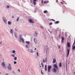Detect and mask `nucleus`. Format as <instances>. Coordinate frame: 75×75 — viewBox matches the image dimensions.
<instances>
[{
  "instance_id": "obj_14",
  "label": "nucleus",
  "mask_w": 75,
  "mask_h": 75,
  "mask_svg": "<svg viewBox=\"0 0 75 75\" xmlns=\"http://www.w3.org/2000/svg\"><path fill=\"white\" fill-rule=\"evenodd\" d=\"M8 68L9 71H11V66H8Z\"/></svg>"
},
{
  "instance_id": "obj_7",
  "label": "nucleus",
  "mask_w": 75,
  "mask_h": 75,
  "mask_svg": "<svg viewBox=\"0 0 75 75\" xmlns=\"http://www.w3.org/2000/svg\"><path fill=\"white\" fill-rule=\"evenodd\" d=\"M38 32L37 31H35L33 35V36L35 37H36L37 36Z\"/></svg>"
},
{
  "instance_id": "obj_3",
  "label": "nucleus",
  "mask_w": 75,
  "mask_h": 75,
  "mask_svg": "<svg viewBox=\"0 0 75 75\" xmlns=\"http://www.w3.org/2000/svg\"><path fill=\"white\" fill-rule=\"evenodd\" d=\"M2 19L4 23H5V24H7V19H6V18H5V17H3Z\"/></svg>"
},
{
  "instance_id": "obj_2",
  "label": "nucleus",
  "mask_w": 75,
  "mask_h": 75,
  "mask_svg": "<svg viewBox=\"0 0 75 75\" xmlns=\"http://www.w3.org/2000/svg\"><path fill=\"white\" fill-rule=\"evenodd\" d=\"M19 41L20 42H21L22 41V42L23 43H24V39L22 38V36L21 35L19 36Z\"/></svg>"
},
{
  "instance_id": "obj_61",
  "label": "nucleus",
  "mask_w": 75,
  "mask_h": 75,
  "mask_svg": "<svg viewBox=\"0 0 75 75\" xmlns=\"http://www.w3.org/2000/svg\"><path fill=\"white\" fill-rule=\"evenodd\" d=\"M34 11L35 13L36 12V11Z\"/></svg>"
},
{
  "instance_id": "obj_5",
  "label": "nucleus",
  "mask_w": 75,
  "mask_h": 75,
  "mask_svg": "<svg viewBox=\"0 0 75 75\" xmlns=\"http://www.w3.org/2000/svg\"><path fill=\"white\" fill-rule=\"evenodd\" d=\"M2 66L3 68H4V69H6V67L5 63L4 62H3L2 63Z\"/></svg>"
},
{
  "instance_id": "obj_51",
  "label": "nucleus",
  "mask_w": 75,
  "mask_h": 75,
  "mask_svg": "<svg viewBox=\"0 0 75 75\" xmlns=\"http://www.w3.org/2000/svg\"><path fill=\"white\" fill-rule=\"evenodd\" d=\"M12 73H14V71H12Z\"/></svg>"
},
{
  "instance_id": "obj_49",
  "label": "nucleus",
  "mask_w": 75,
  "mask_h": 75,
  "mask_svg": "<svg viewBox=\"0 0 75 75\" xmlns=\"http://www.w3.org/2000/svg\"><path fill=\"white\" fill-rule=\"evenodd\" d=\"M65 36H67V33H65Z\"/></svg>"
},
{
  "instance_id": "obj_54",
  "label": "nucleus",
  "mask_w": 75,
  "mask_h": 75,
  "mask_svg": "<svg viewBox=\"0 0 75 75\" xmlns=\"http://www.w3.org/2000/svg\"><path fill=\"white\" fill-rule=\"evenodd\" d=\"M47 3H49V1H47Z\"/></svg>"
},
{
  "instance_id": "obj_52",
  "label": "nucleus",
  "mask_w": 75,
  "mask_h": 75,
  "mask_svg": "<svg viewBox=\"0 0 75 75\" xmlns=\"http://www.w3.org/2000/svg\"><path fill=\"white\" fill-rule=\"evenodd\" d=\"M60 3H62V4H63V3H62V2H61Z\"/></svg>"
},
{
  "instance_id": "obj_25",
  "label": "nucleus",
  "mask_w": 75,
  "mask_h": 75,
  "mask_svg": "<svg viewBox=\"0 0 75 75\" xmlns=\"http://www.w3.org/2000/svg\"><path fill=\"white\" fill-rule=\"evenodd\" d=\"M43 13H48V11L47 10H45L44 11Z\"/></svg>"
},
{
  "instance_id": "obj_29",
  "label": "nucleus",
  "mask_w": 75,
  "mask_h": 75,
  "mask_svg": "<svg viewBox=\"0 0 75 75\" xmlns=\"http://www.w3.org/2000/svg\"><path fill=\"white\" fill-rule=\"evenodd\" d=\"M11 56L13 57H15V55H14V54H11Z\"/></svg>"
},
{
  "instance_id": "obj_10",
  "label": "nucleus",
  "mask_w": 75,
  "mask_h": 75,
  "mask_svg": "<svg viewBox=\"0 0 75 75\" xmlns=\"http://www.w3.org/2000/svg\"><path fill=\"white\" fill-rule=\"evenodd\" d=\"M70 50H69V49H68L67 50V57H68V56L69 55V51Z\"/></svg>"
},
{
  "instance_id": "obj_60",
  "label": "nucleus",
  "mask_w": 75,
  "mask_h": 75,
  "mask_svg": "<svg viewBox=\"0 0 75 75\" xmlns=\"http://www.w3.org/2000/svg\"><path fill=\"white\" fill-rule=\"evenodd\" d=\"M65 4H67V3H66V2H65Z\"/></svg>"
},
{
  "instance_id": "obj_30",
  "label": "nucleus",
  "mask_w": 75,
  "mask_h": 75,
  "mask_svg": "<svg viewBox=\"0 0 75 75\" xmlns=\"http://www.w3.org/2000/svg\"><path fill=\"white\" fill-rule=\"evenodd\" d=\"M19 18H19V17H18L16 20L17 21H18Z\"/></svg>"
},
{
  "instance_id": "obj_62",
  "label": "nucleus",
  "mask_w": 75,
  "mask_h": 75,
  "mask_svg": "<svg viewBox=\"0 0 75 75\" xmlns=\"http://www.w3.org/2000/svg\"><path fill=\"white\" fill-rule=\"evenodd\" d=\"M74 75H75V71L74 72Z\"/></svg>"
},
{
  "instance_id": "obj_34",
  "label": "nucleus",
  "mask_w": 75,
  "mask_h": 75,
  "mask_svg": "<svg viewBox=\"0 0 75 75\" xmlns=\"http://www.w3.org/2000/svg\"><path fill=\"white\" fill-rule=\"evenodd\" d=\"M14 30H15V31H17V28H15L14 29Z\"/></svg>"
},
{
  "instance_id": "obj_24",
  "label": "nucleus",
  "mask_w": 75,
  "mask_h": 75,
  "mask_svg": "<svg viewBox=\"0 0 75 75\" xmlns=\"http://www.w3.org/2000/svg\"><path fill=\"white\" fill-rule=\"evenodd\" d=\"M41 65L42 67V68H44V64H43V62H41Z\"/></svg>"
},
{
  "instance_id": "obj_46",
  "label": "nucleus",
  "mask_w": 75,
  "mask_h": 75,
  "mask_svg": "<svg viewBox=\"0 0 75 75\" xmlns=\"http://www.w3.org/2000/svg\"><path fill=\"white\" fill-rule=\"evenodd\" d=\"M5 75H8V73H6Z\"/></svg>"
},
{
  "instance_id": "obj_17",
  "label": "nucleus",
  "mask_w": 75,
  "mask_h": 75,
  "mask_svg": "<svg viewBox=\"0 0 75 75\" xmlns=\"http://www.w3.org/2000/svg\"><path fill=\"white\" fill-rule=\"evenodd\" d=\"M8 25H11V22L10 21H8Z\"/></svg>"
},
{
  "instance_id": "obj_36",
  "label": "nucleus",
  "mask_w": 75,
  "mask_h": 75,
  "mask_svg": "<svg viewBox=\"0 0 75 75\" xmlns=\"http://www.w3.org/2000/svg\"><path fill=\"white\" fill-rule=\"evenodd\" d=\"M52 23H50V24H49V25H52Z\"/></svg>"
},
{
  "instance_id": "obj_45",
  "label": "nucleus",
  "mask_w": 75,
  "mask_h": 75,
  "mask_svg": "<svg viewBox=\"0 0 75 75\" xmlns=\"http://www.w3.org/2000/svg\"><path fill=\"white\" fill-rule=\"evenodd\" d=\"M43 3V1L42 0V4Z\"/></svg>"
},
{
  "instance_id": "obj_44",
  "label": "nucleus",
  "mask_w": 75,
  "mask_h": 75,
  "mask_svg": "<svg viewBox=\"0 0 75 75\" xmlns=\"http://www.w3.org/2000/svg\"><path fill=\"white\" fill-rule=\"evenodd\" d=\"M60 47H61V46H60V45H59L58 46V48H60Z\"/></svg>"
},
{
  "instance_id": "obj_21",
  "label": "nucleus",
  "mask_w": 75,
  "mask_h": 75,
  "mask_svg": "<svg viewBox=\"0 0 75 75\" xmlns=\"http://www.w3.org/2000/svg\"><path fill=\"white\" fill-rule=\"evenodd\" d=\"M62 67V64L61 63H60L59 64V67L61 68Z\"/></svg>"
},
{
  "instance_id": "obj_35",
  "label": "nucleus",
  "mask_w": 75,
  "mask_h": 75,
  "mask_svg": "<svg viewBox=\"0 0 75 75\" xmlns=\"http://www.w3.org/2000/svg\"><path fill=\"white\" fill-rule=\"evenodd\" d=\"M44 4H47V1H45L44 2Z\"/></svg>"
},
{
  "instance_id": "obj_33",
  "label": "nucleus",
  "mask_w": 75,
  "mask_h": 75,
  "mask_svg": "<svg viewBox=\"0 0 75 75\" xmlns=\"http://www.w3.org/2000/svg\"><path fill=\"white\" fill-rule=\"evenodd\" d=\"M6 8H10V6H9V5H7L6 6Z\"/></svg>"
},
{
  "instance_id": "obj_23",
  "label": "nucleus",
  "mask_w": 75,
  "mask_h": 75,
  "mask_svg": "<svg viewBox=\"0 0 75 75\" xmlns=\"http://www.w3.org/2000/svg\"><path fill=\"white\" fill-rule=\"evenodd\" d=\"M33 3L34 5L36 4V1H33Z\"/></svg>"
},
{
  "instance_id": "obj_15",
  "label": "nucleus",
  "mask_w": 75,
  "mask_h": 75,
  "mask_svg": "<svg viewBox=\"0 0 75 75\" xmlns=\"http://www.w3.org/2000/svg\"><path fill=\"white\" fill-rule=\"evenodd\" d=\"M64 37H62L61 42L62 43L64 42Z\"/></svg>"
},
{
  "instance_id": "obj_32",
  "label": "nucleus",
  "mask_w": 75,
  "mask_h": 75,
  "mask_svg": "<svg viewBox=\"0 0 75 75\" xmlns=\"http://www.w3.org/2000/svg\"><path fill=\"white\" fill-rule=\"evenodd\" d=\"M14 64H17V62L16 61H14L13 62Z\"/></svg>"
},
{
  "instance_id": "obj_31",
  "label": "nucleus",
  "mask_w": 75,
  "mask_h": 75,
  "mask_svg": "<svg viewBox=\"0 0 75 75\" xmlns=\"http://www.w3.org/2000/svg\"><path fill=\"white\" fill-rule=\"evenodd\" d=\"M73 50H75V46H74L72 47Z\"/></svg>"
},
{
  "instance_id": "obj_53",
  "label": "nucleus",
  "mask_w": 75,
  "mask_h": 75,
  "mask_svg": "<svg viewBox=\"0 0 75 75\" xmlns=\"http://www.w3.org/2000/svg\"><path fill=\"white\" fill-rule=\"evenodd\" d=\"M33 1H37V0H33Z\"/></svg>"
},
{
  "instance_id": "obj_11",
  "label": "nucleus",
  "mask_w": 75,
  "mask_h": 75,
  "mask_svg": "<svg viewBox=\"0 0 75 75\" xmlns=\"http://www.w3.org/2000/svg\"><path fill=\"white\" fill-rule=\"evenodd\" d=\"M67 45L68 47H70V43L69 42H67Z\"/></svg>"
},
{
  "instance_id": "obj_39",
  "label": "nucleus",
  "mask_w": 75,
  "mask_h": 75,
  "mask_svg": "<svg viewBox=\"0 0 75 75\" xmlns=\"http://www.w3.org/2000/svg\"><path fill=\"white\" fill-rule=\"evenodd\" d=\"M18 71L19 72H20V69H18Z\"/></svg>"
},
{
  "instance_id": "obj_27",
  "label": "nucleus",
  "mask_w": 75,
  "mask_h": 75,
  "mask_svg": "<svg viewBox=\"0 0 75 75\" xmlns=\"http://www.w3.org/2000/svg\"><path fill=\"white\" fill-rule=\"evenodd\" d=\"M12 53H13L14 54L16 52V51H15V50H13L12 51Z\"/></svg>"
},
{
  "instance_id": "obj_1",
  "label": "nucleus",
  "mask_w": 75,
  "mask_h": 75,
  "mask_svg": "<svg viewBox=\"0 0 75 75\" xmlns=\"http://www.w3.org/2000/svg\"><path fill=\"white\" fill-rule=\"evenodd\" d=\"M54 68H53V72L54 73H56L57 71V70H58V67L57 64H54Z\"/></svg>"
},
{
  "instance_id": "obj_47",
  "label": "nucleus",
  "mask_w": 75,
  "mask_h": 75,
  "mask_svg": "<svg viewBox=\"0 0 75 75\" xmlns=\"http://www.w3.org/2000/svg\"><path fill=\"white\" fill-rule=\"evenodd\" d=\"M53 21H55V20L53 19H51Z\"/></svg>"
},
{
  "instance_id": "obj_58",
  "label": "nucleus",
  "mask_w": 75,
  "mask_h": 75,
  "mask_svg": "<svg viewBox=\"0 0 75 75\" xmlns=\"http://www.w3.org/2000/svg\"><path fill=\"white\" fill-rule=\"evenodd\" d=\"M56 2H58V0H56Z\"/></svg>"
},
{
  "instance_id": "obj_56",
  "label": "nucleus",
  "mask_w": 75,
  "mask_h": 75,
  "mask_svg": "<svg viewBox=\"0 0 75 75\" xmlns=\"http://www.w3.org/2000/svg\"><path fill=\"white\" fill-rule=\"evenodd\" d=\"M0 44H1V42H0Z\"/></svg>"
},
{
  "instance_id": "obj_55",
  "label": "nucleus",
  "mask_w": 75,
  "mask_h": 75,
  "mask_svg": "<svg viewBox=\"0 0 75 75\" xmlns=\"http://www.w3.org/2000/svg\"><path fill=\"white\" fill-rule=\"evenodd\" d=\"M34 50H36V48H35Z\"/></svg>"
},
{
  "instance_id": "obj_22",
  "label": "nucleus",
  "mask_w": 75,
  "mask_h": 75,
  "mask_svg": "<svg viewBox=\"0 0 75 75\" xmlns=\"http://www.w3.org/2000/svg\"><path fill=\"white\" fill-rule=\"evenodd\" d=\"M17 57H15L14 58V60H15V61H17Z\"/></svg>"
},
{
  "instance_id": "obj_59",
  "label": "nucleus",
  "mask_w": 75,
  "mask_h": 75,
  "mask_svg": "<svg viewBox=\"0 0 75 75\" xmlns=\"http://www.w3.org/2000/svg\"><path fill=\"white\" fill-rule=\"evenodd\" d=\"M62 1L63 2H65V1Z\"/></svg>"
},
{
  "instance_id": "obj_37",
  "label": "nucleus",
  "mask_w": 75,
  "mask_h": 75,
  "mask_svg": "<svg viewBox=\"0 0 75 75\" xmlns=\"http://www.w3.org/2000/svg\"><path fill=\"white\" fill-rule=\"evenodd\" d=\"M49 31L50 34H52V32L51 31H50V30H49Z\"/></svg>"
},
{
  "instance_id": "obj_9",
  "label": "nucleus",
  "mask_w": 75,
  "mask_h": 75,
  "mask_svg": "<svg viewBox=\"0 0 75 75\" xmlns=\"http://www.w3.org/2000/svg\"><path fill=\"white\" fill-rule=\"evenodd\" d=\"M28 52H31V53H33L34 52V51L33 50L31 49H28Z\"/></svg>"
},
{
  "instance_id": "obj_18",
  "label": "nucleus",
  "mask_w": 75,
  "mask_h": 75,
  "mask_svg": "<svg viewBox=\"0 0 75 75\" xmlns=\"http://www.w3.org/2000/svg\"><path fill=\"white\" fill-rule=\"evenodd\" d=\"M45 71H47V65H45Z\"/></svg>"
},
{
  "instance_id": "obj_6",
  "label": "nucleus",
  "mask_w": 75,
  "mask_h": 75,
  "mask_svg": "<svg viewBox=\"0 0 75 75\" xmlns=\"http://www.w3.org/2000/svg\"><path fill=\"white\" fill-rule=\"evenodd\" d=\"M28 21L30 23H34V20H32L31 19H29Z\"/></svg>"
},
{
  "instance_id": "obj_43",
  "label": "nucleus",
  "mask_w": 75,
  "mask_h": 75,
  "mask_svg": "<svg viewBox=\"0 0 75 75\" xmlns=\"http://www.w3.org/2000/svg\"><path fill=\"white\" fill-rule=\"evenodd\" d=\"M8 65H9L8 67H11V64H9Z\"/></svg>"
},
{
  "instance_id": "obj_63",
  "label": "nucleus",
  "mask_w": 75,
  "mask_h": 75,
  "mask_svg": "<svg viewBox=\"0 0 75 75\" xmlns=\"http://www.w3.org/2000/svg\"><path fill=\"white\" fill-rule=\"evenodd\" d=\"M74 42H75V39L74 40Z\"/></svg>"
},
{
  "instance_id": "obj_40",
  "label": "nucleus",
  "mask_w": 75,
  "mask_h": 75,
  "mask_svg": "<svg viewBox=\"0 0 75 75\" xmlns=\"http://www.w3.org/2000/svg\"><path fill=\"white\" fill-rule=\"evenodd\" d=\"M37 56H38V52H37Z\"/></svg>"
},
{
  "instance_id": "obj_16",
  "label": "nucleus",
  "mask_w": 75,
  "mask_h": 75,
  "mask_svg": "<svg viewBox=\"0 0 75 75\" xmlns=\"http://www.w3.org/2000/svg\"><path fill=\"white\" fill-rule=\"evenodd\" d=\"M14 36L15 38H17V33H14Z\"/></svg>"
},
{
  "instance_id": "obj_64",
  "label": "nucleus",
  "mask_w": 75,
  "mask_h": 75,
  "mask_svg": "<svg viewBox=\"0 0 75 75\" xmlns=\"http://www.w3.org/2000/svg\"><path fill=\"white\" fill-rule=\"evenodd\" d=\"M41 67H42L41 66H40V68H41Z\"/></svg>"
},
{
  "instance_id": "obj_48",
  "label": "nucleus",
  "mask_w": 75,
  "mask_h": 75,
  "mask_svg": "<svg viewBox=\"0 0 75 75\" xmlns=\"http://www.w3.org/2000/svg\"><path fill=\"white\" fill-rule=\"evenodd\" d=\"M53 21H55V20L53 19H51Z\"/></svg>"
},
{
  "instance_id": "obj_12",
  "label": "nucleus",
  "mask_w": 75,
  "mask_h": 75,
  "mask_svg": "<svg viewBox=\"0 0 75 75\" xmlns=\"http://www.w3.org/2000/svg\"><path fill=\"white\" fill-rule=\"evenodd\" d=\"M43 62L44 63H45L46 62L47 63V58H45V59H43Z\"/></svg>"
},
{
  "instance_id": "obj_28",
  "label": "nucleus",
  "mask_w": 75,
  "mask_h": 75,
  "mask_svg": "<svg viewBox=\"0 0 75 75\" xmlns=\"http://www.w3.org/2000/svg\"><path fill=\"white\" fill-rule=\"evenodd\" d=\"M25 47L27 48H29L28 45H25Z\"/></svg>"
},
{
  "instance_id": "obj_57",
  "label": "nucleus",
  "mask_w": 75,
  "mask_h": 75,
  "mask_svg": "<svg viewBox=\"0 0 75 75\" xmlns=\"http://www.w3.org/2000/svg\"><path fill=\"white\" fill-rule=\"evenodd\" d=\"M48 48H47V49H46V50H47H47H48Z\"/></svg>"
},
{
  "instance_id": "obj_38",
  "label": "nucleus",
  "mask_w": 75,
  "mask_h": 75,
  "mask_svg": "<svg viewBox=\"0 0 75 75\" xmlns=\"http://www.w3.org/2000/svg\"><path fill=\"white\" fill-rule=\"evenodd\" d=\"M41 74H43V72H42V70H41Z\"/></svg>"
},
{
  "instance_id": "obj_50",
  "label": "nucleus",
  "mask_w": 75,
  "mask_h": 75,
  "mask_svg": "<svg viewBox=\"0 0 75 75\" xmlns=\"http://www.w3.org/2000/svg\"><path fill=\"white\" fill-rule=\"evenodd\" d=\"M66 71L67 70V66H66Z\"/></svg>"
},
{
  "instance_id": "obj_8",
  "label": "nucleus",
  "mask_w": 75,
  "mask_h": 75,
  "mask_svg": "<svg viewBox=\"0 0 75 75\" xmlns=\"http://www.w3.org/2000/svg\"><path fill=\"white\" fill-rule=\"evenodd\" d=\"M33 41L35 44H37L38 41L37 40V39H36V38H34L33 39Z\"/></svg>"
},
{
  "instance_id": "obj_41",
  "label": "nucleus",
  "mask_w": 75,
  "mask_h": 75,
  "mask_svg": "<svg viewBox=\"0 0 75 75\" xmlns=\"http://www.w3.org/2000/svg\"><path fill=\"white\" fill-rule=\"evenodd\" d=\"M12 18H14V16H12Z\"/></svg>"
},
{
  "instance_id": "obj_42",
  "label": "nucleus",
  "mask_w": 75,
  "mask_h": 75,
  "mask_svg": "<svg viewBox=\"0 0 75 75\" xmlns=\"http://www.w3.org/2000/svg\"><path fill=\"white\" fill-rule=\"evenodd\" d=\"M75 42H74L73 45H72V47H73V46H74V44H75Z\"/></svg>"
},
{
  "instance_id": "obj_19",
  "label": "nucleus",
  "mask_w": 75,
  "mask_h": 75,
  "mask_svg": "<svg viewBox=\"0 0 75 75\" xmlns=\"http://www.w3.org/2000/svg\"><path fill=\"white\" fill-rule=\"evenodd\" d=\"M25 43H26V44H27L28 45H29V44H30V41H26Z\"/></svg>"
},
{
  "instance_id": "obj_13",
  "label": "nucleus",
  "mask_w": 75,
  "mask_h": 75,
  "mask_svg": "<svg viewBox=\"0 0 75 75\" xmlns=\"http://www.w3.org/2000/svg\"><path fill=\"white\" fill-rule=\"evenodd\" d=\"M56 62V59L55 58H53V64H55V62Z\"/></svg>"
},
{
  "instance_id": "obj_26",
  "label": "nucleus",
  "mask_w": 75,
  "mask_h": 75,
  "mask_svg": "<svg viewBox=\"0 0 75 75\" xmlns=\"http://www.w3.org/2000/svg\"><path fill=\"white\" fill-rule=\"evenodd\" d=\"M59 23V21H57L55 22V24H58Z\"/></svg>"
},
{
  "instance_id": "obj_20",
  "label": "nucleus",
  "mask_w": 75,
  "mask_h": 75,
  "mask_svg": "<svg viewBox=\"0 0 75 75\" xmlns=\"http://www.w3.org/2000/svg\"><path fill=\"white\" fill-rule=\"evenodd\" d=\"M10 33L11 34H13V29H11L10 30Z\"/></svg>"
},
{
  "instance_id": "obj_4",
  "label": "nucleus",
  "mask_w": 75,
  "mask_h": 75,
  "mask_svg": "<svg viewBox=\"0 0 75 75\" xmlns=\"http://www.w3.org/2000/svg\"><path fill=\"white\" fill-rule=\"evenodd\" d=\"M51 66H49L48 67V72L50 73L51 71Z\"/></svg>"
}]
</instances>
